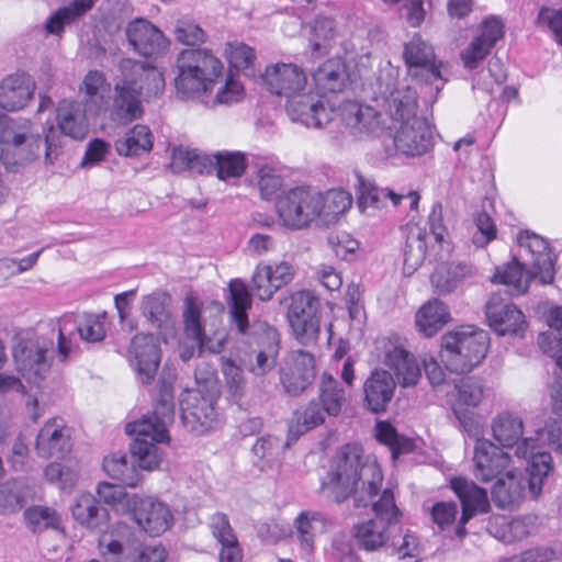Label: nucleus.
I'll list each match as a JSON object with an SVG mask.
<instances>
[{
	"label": "nucleus",
	"instance_id": "obj_13",
	"mask_svg": "<svg viewBox=\"0 0 562 562\" xmlns=\"http://www.w3.org/2000/svg\"><path fill=\"white\" fill-rule=\"evenodd\" d=\"M318 301L308 291H296L290 296L286 318L295 340L306 347L316 345L321 331L317 315Z\"/></svg>",
	"mask_w": 562,
	"mask_h": 562
},
{
	"label": "nucleus",
	"instance_id": "obj_23",
	"mask_svg": "<svg viewBox=\"0 0 562 562\" xmlns=\"http://www.w3.org/2000/svg\"><path fill=\"white\" fill-rule=\"evenodd\" d=\"M484 397V386L474 378H460L453 381V390L448 393V403L460 424L468 429L472 419L470 409L477 407Z\"/></svg>",
	"mask_w": 562,
	"mask_h": 562
},
{
	"label": "nucleus",
	"instance_id": "obj_44",
	"mask_svg": "<svg viewBox=\"0 0 562 562\" xmlns=\"http://www.w3.org/2000/svg\"><path fill=\"white\" fill-rule=\"evenodd\" d=\"M338 31L336 22L326 16H317L311 24L308 43L312 53L323 56L329 53L337 43Z\"/></svg>",
	"mask_w": 562,
	"mask_h": 562
},
{
	"label": "nucleus",
	"instance_id": "obj_11",
	"mask_svg": "<svg viewBox=\"0 0 562 562\" xmlns=\"http://www.w3.org/2000/svg\"><path fill=\"white\" fill-rule=\"evenodd\" d=\"M378 93L390 117L400 124L419 117L417 92L408 85L397 81V70L390 67L378 79Z\"/></svg>",
	"mask_w": 562,
	"mask_h": 562
},
{
	"label": "nucleus",
	"instance_id": "obj_31",
	"mask_svg": "<svg viewBox=\"0 0 562 562\" xmlns=\"http://www.w3.org/2000/svg\"><path fill=\"white\" fill-rule=\"evenodd\" d=\"M34 89L35 82L25 72L5 77L0 83V106L7 111L23 109L31 100Z\"/></svg>",
	"mask_w": 562,
	"mask_h": 562
},
{
	"label": "nucleus",
	"instance_id": "obj_20",
	"mask_svg": "<svg viewBox=\"0 0 562 562\" xmlns=\"http://www.w3.org/2000/svg\"><path fill=\"white\" fill-rule=\"evenodd\" d=\"M450 487L462 506L460 526L456 532L459 537H463L467 532L465 524L476 514H484L490 510L487 493L486 490L476 485L472 480L463 476L452 477Z\"/></svg>",
	"mask_w": 562,
	"mask_h": 562
},
{
	"label": "nucleus",
	"instance_id": "obj_17",
	"mask_svg": "<svg viewBox=\"0 0 562 562\" xmlns=\"http://www.w3.org/2000/svg\"><path fill=\"white\" fill-rule=\"evenodd\" d=\"M215 398L199 390L187 392L181 400V418L183 424L196 435L207 432L216 422Z\"/></svg>",
	"mask_w": 562,
	"mask_h": 562
},
{
	"label": "nucleus",
	"instance_id": "obj_19",
	"mask_svg": "<svg viewBox=\"0 0 562 562\" xmlns=\"http://www.w3.org/2000/svg\"><path fill=\"white\" fill-rule=\"evenodd\" d=\"M504 36V25L495 16L486 18L479 26L476 35L460 53L467 69H475L491 53L497 41Z\"/></svg>",
	"mask_w": 562,
	"mask_h": 562
},
{
	"label": "nucleus",
	"instance_id": "obj_57",
	"mask_svg": "<svg viewBox=\"0 0 562 562\" xmlns=\"http://www.w3.org/2000/svg\"><path fill=\"white\" fill-rule=\"evenodd\" d=\"M246 167V156L240 151H222L215 155V171L221 180L240 177Z\"/></svg>",
	"mask_w": 562,
	"mask_h": 562
},
{
	"label": "nucleus",
	"instance_id": "obj_43",
	"mask_svg": "<svg viewBox=\"0 0 562 562\" xmlns=\"http://www.w3.org/2000/svg\"><path fill=\"white\" fill-rule=\"evenodd\" d=\"M524 492L520 477L513 470H507L505 476L496 481L492 490V499L499 508H513L522 499Z\"/></svg>",
	"mask_w": 562,
	"mask_h": 562
},
{
	"label": "nucleus",
	"instance_id": "obj_41",
	"mask_svg": "<svg viewBox=\"0 0 562 562\" xmlns=\"http://www.w3.org/2000/svg\"><path fill=\"white\" fill-rule=\"evenodd\" d=\"M312 76L316 87L323 92H340L348 80L347 67L341 58L326 60Z\"/></svg>",
	"mask_w": 562,
	"mask_h": 562
},
{
	"label": "nucleus",
	"instance_id": "obj_40",
	"mask_svg": "<svg viewBox=\"0 0 562 562\" xmlns=\"http://www.w3.org/2000/svg\"><path fill=\"white\" fill-rule=\"evenodd\" d=\"M259 350L256 355V362L248 364V370L254 375L261 376L272 370L276 366L279 352V335L276 328L265 325L263 334L259 338Z\"/></svg>",
	"mask_w": 562,
	"mask_h": 562
},
{
	"label": "nucleus",
	"instance_id": "obj_37",
	"mask_svg": "<svg viewBox=\"0 0 562 562\" xmlns=\"http://www.w3.org/2000/svg\"><path fill=\"white\" fill-rule=\"evenodd\" d=\"M327 519L319 512L303 510L294 520V528L300 542V551L310 555L314 550L315 538L326 531Z\"/></svg>",
	"mask_w": 562,
	"mask_h": 562
},
{
	"label": "nucleus",
	"instance_id": "obj_15",
	"mask_svg": "<svg viewBox=\"0 0 562 562\" xmlns=\"http://www.w3.org/2000/svg\"><path fill=\"white\" fill-rule=\"evenodd\" d=\"M128 512L138 527L153 537L162 535L173 524L169 506L153 496L134 495L128 501Z\"/></svg>",
	"mask_w": 562,
	"mask_h": 562
},
{
	"label": "nucleus",
	"instance_id": "obj_61",
	"mask_svg": "<svg viewBox=\"0 0 562 562\" xmlns=\"http://www.w3.org/2000/svg\"><path fill=\"white\" fill-rule=\"evenodd\" d=\"M535 25L540 31L549 33L554 42L562 46V8L542 5L535 19Z\"/></svg>",
	"mask_w": 562,
	"mask_h": 562
},
{
	"label": "nucleus",
	"instance_id": "obj_52",
	"mask_svg": "<svg viewBox=\"0 0 562 562\" xmlns=\"http://www.w3.org/2000/svg\"><path fill=\"white\" fill-rule=\"evenodd\" d=\"M103 469L109 476L126 486L135 487L139 482L138 471L134 463H130L126 454L114 453L103 459Z\"/></svg>",
	"mask_w": 562,
	"mask_h": 562
},
{
	"label": "nucleus",
	"instance_id": "obj_28",
	"mask_svg": "<svg viewBox=\"0 0 562 562\" xmlns=\"http://www.w3.org/2000/svg\"><path fill=\"white\" fill-rule=\"evenodd\" d=\"M43 458H64L71 448L70 429L61 418H52L41 428L35 445Z\"/></svg>",
	"mask_w": 562,
	"mask_h": 562
},
{
	"label": "nucleus",
	"instance_id": "obj_30",
	"mask_svg": "<svg viewBox=\"0 0 562 562\" xmlns=\"http://www.w3.org/2000/svg\"><path fill=\"white\" fill-rule=\"evenodd\" d=\"M71 515L75 521L90 532H101L108 526L109 512L101 507L99 499L91 493H81L77 495L70 506Z\"/></svg>",
	"mask_w": 562,
	"mask_h": 562
},
{
	"label": "nucleus",
	"instance_id": "obj_45",
	"mask_svg": "<svg viewBox=\"0 0 562 562\" xmlns=\"http://www.w3.org/2000/svg\"><path fill=\"white\" fill-rule=\"evenodd\" d=\"M450 319L446 304L439 300H430L416 314V325L425 336L431 337Z\"/></svg>",
	"mask_w": 562,
	"mask_h": 562
},
{
	"label": "nucleus",
	"instance_id": "obj_60",
	"mask_svg": "<svg viewBox=\"0 0 562 562\" xmlns=\"http://www.w3.org/2000/svg\"><path fill=\"white\" fill-rule=\"evenodd\" d=\"M327 413L322 405L312 400L305 407L295 413V424L290 427V431L302 435L325 422Z\"/></svg>",
	"mask_w": 562,
	"mask_h": 562
},
{
	"label": "nucleus",
	"instance_id": "obj_64",
	"mask_svg": "<svg viewBox=\"0 0 562 562\" xmlns=\"http://www.w3.org/2000/svg\"><path fill=\"white\" fill-rule=\"evenodd\" d=\"M97 494L99 499L113 508L123 506L128 512V501L134 496L125 492L121 485L109 482L98 484Z\"/></svg>",
	"mask_w": 562,
	"mask_h": 562
},
{
	"label": "nucleus",
	"instance_id": "obj_3",
	"mask_svg": "<svg viewBox=\"0 0 562 562\" xmlns=\"http://www.w3.org/2000/svg\"><path fill=\"white\" fill-rule=\"evenodd\" d=\"M122 78L114 86L110 119L116 124L127 125L143 115L142 95L156 97L164 89L162 75L153 67L133 59L120 64Z\"/></svg>",
	"mask_w": 562,
	"mask_h": 562
},
{
	"label": "nucleus",
	"instance_id": "obj_56",
	"mask_svg": "<svg viewBox=\"0 0 562 562\" xmlns=\"http://www.w3.org/2000/svg\"><path fill=\"white\" fill-rule=\"evenodd\" d=\"M24 519L32 532H42L48 528L58 529L60 526L59 514L46 506H31L24 510Z\"/></svg>",
	"mask_w": 562,
	"mask_h": 562
},
{
	"label": "nucleus",
	"instance_id": "obj_47",
	"mask_svg": "<svg viewBox=\"0 0 562 562\" xmlns=\"http://www.w3.org/2000/svg\"><path fill=\"white\" fill-rule=\"evenodd\" d=\"M317 402L328 416H337L347 403V392L335 378L328 373H323L319 382Z\"/></svg>",
	"mask_w": 562,
	"mask_h": 562
},
{
	"label": "nucleus",
	"instance_id": "obj_24",
	"mask_svg": "<svg viewBox=\"0 0 562 562\" xmlns=\"http://www.w3.org/2000/svg\"><path fill=\"white\" fill-rule=\"evenodd\" d=\"M510 456L488 439H479L473 451V474L482 482H490L507 471Z\"/></svg>",
	"mask_w": 562,
	"mask_h": 562
},
{
	"label": "nucleus",
	"instance_id": "obj_35",
	"mask_svg": "<svg viewBox=\"0 0 562 562\" xmlns=\"http://www.w3.org/2000/svg\"><path fill=\"white\" fill-rule=\"evenodd\" d=\"M226 301L231 319L236 325L238 333L247 334L249 328L248 311L251 307L252 299L246 283L239 279L232 280L228 284Z\"/></svg>",
	"mask_w": 562,
	"mask_h": 562
},
{
	"label": "nucleus",
	"instance_id": "obj_22",
	"mask_svg": "<svg viewBox=\"0 0 562 562\" xmlns=\"http://www.w3.org/2000/svg\"><path fill=\"white\" fill-rule=\"evenodd\" d=\"M315 378L314 356L305 350L291 351L281 369V383L286 393L299 395Z\"/></svg>",
	"mask_w": 562,
	"mask_h": 562
},
{
	"label": "nucleus",
	"instance_id": "obj_33",
	"mask_svg": "<svg viewBox=\"0 0 562 562\" xmlns=\"http://www.w3.org/2000/svg\"><path fill=\"white\" fill-rule=\"evenodd\" d=\"M87 112V108L79 101L61 100L57 106V122L61 133L74 139H83L89 132Z\"/></svg>",
	"mask_w": 562,
	"mask_h": 562
},
{
	"label": "nucleus",
	"instance_id": "obj_51",
	"mask_svg": "<svg viewBox=\"0 0 562 562\" xmlns=\"http://www.w3.org/2000/svg\"><path fill=\"white\" fill-rule=\"evenodd\" d=\"M550 327L549 331L541 333L538 336L540 349L551 358L559 351L562 356V307L555 306L550 310L547 318Z\"/></svg>",
	"mask_w": 562,
	"mask_h": 562
},
{
	"label": "nucleus",
	"instance_id": "obj_16",
	"mask_svg": "<svg viewBox=\"0 0 562 562\" xmlns=\"http://www.w3.org/2000/svg\"><path fill=\"white\" fill-rule=\"evenodd\" d=\"M389 140L393 148L386 146L387 156L396 151L406 156H422L432 147V132L427 121L419 116L400 124Z\"/></svg>",
	"mask_w": 562,
	"mask_h": 562
},
{
	"label": "nucleus",
	"instance_id": "obj_38",
	"mask_svg": "<svg viewBox=\"0 0 562 562\" xmlns=\"http://www.w3.org/2000/svg\"><path fill=\"white\" fill-rule=\"evenodd\" d=\"M79 92L83 95L87 110L97 115L105 109L110 83L103 72L90 70L83 77Z\"/></svg>",
	"mask_w": 562,
	"mask_h": 562
},
{
	"label": "nucleus",
	"instance_id": "obj_54",
	"mask_svg": "<svg viewBox=\"0 0 562 562\" xmlns=\"http://www.w3.org/2000/svg\"><path fill=\"white\" fill-rule=\"evenodd\" d=\"M375 438L379 442L390 448L394 459L400 454L411 452L414 449L413 440L398 435L395 427L386 420H380L376 423Z\"/></svg>",
	"mask_w": 562,
	"mask_h": 562
},
{
	"label": "nucleus",
	"instance_id": "obj_14",
	"mask_svg": "<svg viewBox=\"0 0 562 562\" xmlns=\"http://www.w3.org/2000/svg\"><path fill=\"white\" fill-rule=\"evenodd\" d=\"M142 544L139 532L123 521L114 524L98 540L103 562H136Z\"/></svg>",
	"mask_w": 562,
	"mask_h": 562
},
{
	"label": "nucleus",
	"instance_id": "obj_5",
	"mask_svg": "<svg viewBox=\"0 0 562 562\" xmlns=\"http://www.w3.org/2000/svg\"><path fill=\"white\" fill-rule=\"evenodd\" d=\"M173 416L172 398L164 396L155 404L151 414L126 425V434L134 436L131 451L139 468L154 470L162 461L164 453L157 443L168 442L167 426L173 422Z\"/></svg>",
	"mask_w": 562,
	"mask_h": 562
},
{
	"label": "nucleus",
	"instance_id": "obj_7",
	"mask_svg": "<svg viewBox=\"0 0 562 562\" xmlns=\"http://www.w3.org/2000/svg\"><path fill=\"white\" fill-rule=\"evenodd\" d=\"M177 98L193 100L213 88L223 75L222 61L207 48L182 49L176 60Z\"/></svg>",
	"mask_w": 562,
	"mask_h": 562
},
{
	"label": "nucleus",
	"instance_id": "obj_36",
	"mask_svg": "<svg viewBox=\"0 0 562 562\" xmlns=\"http://www.w3.org/2000/svg\"><path fill=\"white\" fill-rule=\"evenodd\" d=\"M538 277L535 270H526L525 266L514 257L512 261L496 268L492 277L493 283H501L507 286L512 295L525 294L532 278Z\"/></svg>",
	"mask_w": 562,
	"mask_h": 562
},
{
	"label": "nucleus",
	"instance_id": "obj_21",
	"mask_svg": "<svg viewBox=\"0 0 562 562\" xmlns=\"http://www.w3.org/2000/svg\"><path fill=\"white\" fill-rule=\"evenodd\" d=\"M517 241L520 248V256L529 258L530 266L538 274L543 284L553 282L554 258L547 240L541 236L525 231L519 233Z\"/></svg>",
	"mask_w": 562,
	"mask_h": 562
},
{
	"label": "nucleus",
	"instance_id": "obj_27",
	"mask_svg": "<svg viewBox=\"0 0 562 562\" xmlns=\"http://www.w3.org/2000/svg\"><path fill=\"white\" fill-rule=\"evenodd\" d=\"M353 187L358 196V207L362 213L374 215L376 211L386 205L390 200L394 206L402 203V196L389 188H380L367 179L358 170L353 171Z\"/></svg>",
	"mask_w": 562,
	"mask_h": 562
},
{
	"label": "nucleus",
	"instance_id": "obj_49",
	"mask_svg": "<svg viewBox=\"0 0 562 562\" xmlns=\"http://www.w3.org/2000/svg\"><path fill=\"white\" fill-rule=\"evenodd\" d=\"M172 167L176 170H190L198 173H211L215 170V155L213 157L196 149L178 147L172 153Z\"/></svg>",
	"mask_w": 562,
	"mask_h": 562
},
{
	"label": "nucleus",
	"instance_id": "obj_59",
	"mask_svg": "<svg viewBox=\"0 0 562 562\" xmlns=\"http://www.w3.org/2000/svg\"><path fill=\"white\" fill-rule=\"evenodd\" d=\"M90 10L89 0L72 1L69 5L60 8L46 22V30L52 34H59L65 24L81 16Z\"/></svg>",
	"mask_w": 562,
	"mask_h": 562
},
{
	"label": "nucleus",
	"instance_id": "obj_46",
	"mask_svg": "<svg viewBox=\"0 0 562 562\" xmlns=\"http://www.w3.org/2000/svg\"><path fill=\"white\" fill-rule=\"evenodd\" d=\"M319 217L317 225H329L337 221L338 216L350 209L351 195L342 190H329L325 193L319 191Z\"/></svg>",
	"mask_w": 562,
	"mask_h": 562
},
{
	"label": "nucleus",
	"instance_id": "obj_39",
	"mask_svg": "<svg viewBox=\"0 0 562 562\" xmlns=\"http://www.w3.org/2000/svg\"><path fill=\"white\" fill-rule=\"evenodd\" d=\"M384 362L395 372L402 386H413L417 383L420 376L419 366L414 356L403 347L393 346L386 350Z\"/></svg>",
	"mask_w": 562,
	"mask_h": 562
},
{
	"label": "nucleus",
	"instance_id": "obj_26",
	"mask_svg": "<svg viewBox=\"0 0 562 562\" xmlns=\"http://www.w3.org/2000/svg\"><path fill=\"white\" fill-rule=\"evenodd\" d=\"M485 314L490 327L501 336L520 334L527 326L524 313L497 295H493L486 303Z\"/></svg>",
	"mask_w": 562,
	"mask_h": 562
},
{
	"label": "nucleus",
	"instance_id": "obj_53",
	"mask_svg": "<svg viewBox=\"0 0 562 562\" xmlns=\"http://www.w3.org/2000/svg\"><path fill=\"white\" fill-rule=\"evenodd\" d=\"M426 232L416 229L411 232L404 249L403 271L406 276L413 274L424 262L427 249Z\"/></svg>",
	"mask_w": 562,
	"mask_h": 562
},
{
	"label": "nucleus",
	"instance_id": "obj_29",
	"mask_svg": "<svg viewBox=\"0 0 562 562\" xmlns=\"http://www.w3.org/2000/svg\"><path fill=\"white\" fill-rule=\"evenodd\" d=\"M341 116L346 126L359 137H371L383 130L381 114L370 105L346 102L341 108Z\"/></svg>",
	"mask_w": 562,
	"mask_h": 562
},
{
	"label": "nucleus",
	"instance_id": "obj_58",
	"mask_svg": "<svg viewBox=\"0 0 562 562\" xmlns=\"http://www.w3.org/2000/svg\"><path fill=\"white\" fill-rule=\"evenodd\" d=\"M182 316L187 337L202 349L205 346V335L201 324V311L192 297H186Z\"/></svg>",
	"mask_w": 562,
	"mask_h": 562
},
{
	"label": "nucleus",
	"instance_id": "obj_12",
	"mask_svg": "<svg viewBox=\"0 0 562 562\" xmlns=\"http://www.w3.org/2000/svg\"><path fill=\"white\" fill-rule=\"evenodd\" d=\"M14 361L24 378L36 382L44 379L52 367L54 342L38 335L20 337L12 350Z\"/></svg>",
	"mask_w": 562,
	"mask_h": 562
},
{
	"label": "nucleus",
	"instance_id": "obj_2",
	"mask_svg": "<svg viewBox=\"0 0 562 562\" xmlns=\"http://www.w3.org/2000/svg\"><path fill=\"white\" fill-rule=\"evenodd\" d=\"M262 81L272 94L286 99V113L292 122L318 128L331 121V111L314 95L305 93L307 78L300 66L291 63L268 66Z\"/></svg>",
	"mask_w": 562,
	"mask_h": 562
},
{
	"label": "nucleus",
	"instance_id": "obj_63",
	"mask_svg": "<svg viewBox=\"0 0 562 562\" xmlns=\"http://www.w3.org/2000/svg\"><path fill=\"white\" fill-rule=\"evenodd\" d=\"M177 42L193 46L205 42L206 34L203 29L190 19H178L172 30Z\"/></svg>",
	"mask_w": 562,
	"mask_h": 562
},
{
	"label": "nucleus",
	"instance_id": "obj_1",
	"mask_svg": "<svg viewBox=\"0 0 562 562\" xmlns=\"http://www.w3.org/2000/svg\"><path fill=\"white\" fill-rule=\"evenodd\" d=\"M383 481L382 470L375 460L364 457L363 449L357 443H348L339 449L327 481L323 482L337 503L352 496L356 508L372 505L374 517L356 526L355 538L358 546L368 551H376L385 546L398 524L402 513L395 504L391 488L382 491L376 501Z\"/></svg>",
	"mask_w": 562,
	"mask_h": 562
},
{
	"label": "nucleus",
	"instance_id": "obj_10",
	"mask_svg": "<svg viewBox=\"0 0 562 562\" xmlns=\"http://www.w3.org/2000/svg\"><path fill=\"white\" fill-rule=\"evenodd\" d=\"M403 56L408 76L416 83L428 87L430 97L436 98L443 88L446 80L440 71L441 63L436 61L432 46L425 42L422 36L414 35L405 44Z\"/></svg>",
	"mask_w": 562,
	"mask_h": 562
},
{
	"label": "nucleus",
	"instance_id": "obj_34",
	"mask_svg": "<svg viewBox=\"0 0 562 562\" xmlns=\"http://www.w3.org/2000/svg\"><path fill=\"white\" fill-rule=\"evenodd\" d=\"M171 296L162 291L153 292L142 297L140 312L155 328L162 330L173 327Z\"/></svg>",
	"mask_w": 562,
	"mask_h": 562
},
{
	"label": "nucleus",
	"instance_id": "obj_18",
	"mask_svg": "<svg viewBox=\"0 0 562 562\" xmlns=\"http://www.w3.org/2000/svg\"><path fill=\"white\" fill-rule=\"evenodd\" d=\"M126 358L144 383L154 381L160 363V348L153 334H136L131 340Z\"/></svg>",
	"mask_w": 562,
	"mask_h": 562
},
{
	"label": "nucleus",
	"instance_id": "obj_9",
	"mask_svg": "<svg viewBox=\"0 0 562 562\" xmlns=\"http://www.w3.org/2000/svg\"><path fill=\"white\" fill-rule=\"evenodd\" d=\"M319 191L299 186L282 190L276 198V211L281 224L292 231H301L319 217Z\"/></svg>",
	"mask_w": 562,
	"mask_h": 562
},
{
	"label": "nucleus",
	"instance_id": "obj_4",
	"mask_svg": "<svg viewBox=\"0 0 562 562\" xmlns=\"http://www.w3.org/2000/svg\"><path fill=\"white\" fill-rule=\"evenodd\" d=\"M491 428L493 438L502 447H515L517 458L528 459V488L532 498H537L541 494L544 480L553 469L551 454L538 450V438H522L524 422L516 413L506 411L497 414L492 419Z\"/></svg>",
	"mask_w": 562,
	"mask_h": 562
},
{
	"label": "nucleus",
	"instance_id": "obj_42",
	"mask_svg": "<svg viewBox=\"0 0 562 562\" xmlns=\"http://www.w3.org/2000/svg\"><path fill=\"white\" fill-rule=\"evenodd\" d=\"M475 273L472 266L464 262H451L438 267L431 274V283L439 294L454 291L459 284Z\"/></svg>",
	"mask_w": 562,
	"mask_h": 562
},
{
	"label": "nucleus",
	"instance_id": "obj_48",
	"mask_svg": "<svg viewBox=\"0 0 562 562\" xmlns=\"http://www.w3.org/2000/svg\"><path fill=\"white\" fill-rule=\"evenodd\" d=\"M115 148L119 155L122 156H140L151 150L153 135L148 126L136 124L128 130L125 136L117 139Z\"/></svg>",
	"mask_w": 562,
	"mask_h": 562
},
{
	"label": "nucleus",
	"instance_id": "obj_8",
	"mask_svg": "<svg viewBox=\"0 0 562 562\" xmlns=\"http://www.w3.org/2000/svg\"><path fill=\"white\" fill-rule=\"evenodd\" d=\"M487 349L488 336L484 330L460 329L442 336L440 357L449 371L461 374L479 366Z\"/></svg>",
	"mask_w": 562,
	"mask_h": 562
},
{
	"label": "nucleus",
	"instance_id": "obj_6",
	"mask_svg": "<svg viewBox=\"0 0 562 562\" xmlns=\"http://www.w3.org/2000/svg\"><path fill=\"white\" fill-rule=\"evenodd\" d=\"M56 131L49 126L42 139L41 135L33 132L30 121H9L5 122L0 132V164L5 169L14 170L15 167L27 164L37 158L43 148H45V159L52 162L57 144L54 142Z\"/></svg>",
	"mask_w": 562,
	"mask_h": 562
},
{
	"label": "nucleus",
	"instance_id": "obj_55",
	"mask_svg": "<svg viewBox=\"0 0 562 562\" xmlns=\"http://www.w3.org/2000/svg\"><path fill=\"white\" fill-rule=\"evenodd\" d=\"M288 443L281 439L267 435L255 442L252 453L258 459L257 467L261 470L272 467L281 457Z\"/></svg>",
	"mask_w": 562,
	"mask_h": 562
},
{
	"label": "nucleus",
	"instance_id": "obj_50",
	"mask_svg": "<svg viewBox=\"0 0 562 562\" xmlns=\"http://www.w3.org/2000/svg\"><path fill=\"white\" fill-rule=\"evenodd\" d=\"M31 488L26 480L13 479L0 487V509L3 513H14L23 507Z\"/></svg>",
	"mask_w": 562,
	"mask_h": 562
},
{
	"label": "nucleus",
	"instance_id": "obj_62",
	"mask_svg": "<svg viewBox=\"0 0 562 562\" xmlns=\"http://www.w3.org/2000/svg\"><path fill=\"white\" fill-rule=\"evenodd\" d=\"M104 318L105 313L85 314L74 328L78 331L82 340L98 342L105 337Z\"/></svg>",
	"mask_w": 562,
	"mask_h": 562
},
{
	"label": "nucleus",
	"instance_id": "obj_25",
	"mask_svg": "<svg viewBox=\"0 0 562 562\" xmlns=\"http://www.w3.org/2000/svg\"><path fill=\"white\" fill-rule=\"evenodd\" d=\"M126 36L130 45L146 57L165 53L170 44L164 33L145 19L131 21L126 27Z\"/></svg>",
	"mask_w": 562,
	"mask_h": 562
},
{
	"label": "nucleus",
	"instance_id": "obj_32",
	"mask_svg": "<svg viewBox=\"0 0 562 562\" xmlns=\"http://www.w3.org/2000/svg\"><path fill=\"white\" fill-rule=\"evenodd\" d=\"M395 386V381L390 372L373 371L363 385L366 407L374 414L385 412L393 398Z\"/></svg>",
	"mask_w": 562,
	"mask_h": 562
}]
</instances>
